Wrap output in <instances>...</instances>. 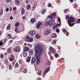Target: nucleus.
<instances>
[{"instance_id": "23", "label": "nucleus", "mask_w": 80, "mask_h": 80, "mask_svg": "<svg viewBox=\"0 0 80 80\" xmlns=\"http://www.w3.org/2000/svg\"><path fill=\"white\" fill-rule=\"evenodd\" d=\"M29 52V53H30V54H33V50L30 49Z\"/></svg>"}, {"instance_id": "16", "label": "nucleus", "mask_w": 80, "mask_h": 80, "mask_svg": "<svg viewBox=\"0 0 80 80\" xmlns=\"http://www.w3.org/2000/svg\"><path fill=\"white\" fill-rule=\"evenodd\" d=\"M52 38H56L57 36L56 33H53L52 35Z\"/></svg>"}, {"instance_id": "63", "label": "nucleus", "mask_w": 80, "mask_h": 80, "mask_svg": "<svg viewBox=\"0 0 80 80\" xmlns=\"http://www.w3.org/2000/svg\"><path fill=\"white\" fill-rule=\"evenodd\" d=\"M26 3H28V0H27L26 1Z\"/></svg>"}, {"instance_id": "37", "label": "nucleus", "mask_w": 80, "mask_h": 80, "mask_svg": "<svg viewBox=\"0 0 80 80\" xmlns=\"http://www.w3.org/2000/svg\"><path fill=\"white\" fill-rule=\"evenodd\" d=\"M15 32H18V28H17V27L16 28H15Z\"/></svg>"}, {"instance_id": "54", "label": "nucleus", "mask_w": 80, "mask_h": 80, "mask_svg": "<svg viewBox=\"0 0 80 80\" xmlns=\"http://www.w3.org/2000/svg\"><path fill=\"white\" fill-rule=\"evenodd\" d=\"M64 12L65 13H66L67 12V9H65L64 10Z\"/></svg>"}, {"instance_id": "39", "label": "nucleus", "mask_w": 80, "mask_h": 80, "mask_svg": "<svg viewBox=\"0 0 80 80\" xmlns=\"http://www.w3.org/2000/svg\"><path fill=\"white\" fill-rule=\"evenodd\" d=\"M11 58L15 59V56H14L13 54H12L11 56Z\"/></svg>"}, {"instance_id": "38", "label": "nucleus", "mask_w": 80, "mask_h": 80, "mask_svg": "<svg viewBox=\"0 0 80 80\" xmlns=\"http://www.w3.org/2000/svg\"><path fill=\"white\" fill-rule=\"evenodd\" d=\"M35 37L37 38H40V36H39V35H38V34L36 35Z\"/></svg>"}, {"instance_id": "21", "label": "nucleus", "mask_w": 80, "mask_h": 80, "mask_svg": "<svg viewBox=\"0 0 80 80\" xmlns=\"http://www.w3.org/2000/svg\"><path fill=\"white\" fill-rule=\"evenodd\" d=\"M51 15L52 16H54V18L56 17V15H57V14H56V13L55 12H54L52 13L51 14Z\"/></svg>"}, {"instance_id": "61", "label": "nucleus", "mask_w": 80, "mask_h": 80, "mask_svg": "<svg viewBox=\"0 0 80 80\" xmlns=\"http://www.w3.org/2000/svg\"><path fill=\"white\" fill-rule=\"evenodd\" d=\"M12 19H13V17H12V16H11L10 17V20H12Z\"/></svg>"}, {"instance_id": "60", "label": "nucleus", "mask_w": 80, "mask_h": 80, "mask_svg": "<svg viewBox=\"0 0 80 80\" xmlns=\"http://www.w3.org/2000/svg\"><path fill=\"white\" fill-rule=\"evenodd\" d=\"M11 35L10 34H8V36L9 38H10V37Z\"/></svg>"}, {"instance_id": "1", "label": "nucleus", "mask_w": 80, "mask_h": 80, "mask_svg": "<svg viewBox=\"0 0 80 80\" xmlns=\"http://www.w3.org/2000/svg\"><path fill=\"white\" fill-rule=\"evenodd\" d=\"M43 51V48L41 47V45H38L35 48V57L37 58L36 64L38 65L40 62V59L41 58L42 52Z\"/></svg>"}, {"instance_id": "27", "label": "nucleus", "mask_w": 80, "mask_h": 80, "mask_svg": "<svg viewBox=\"0 0 80 80\" xmlns=\"http://www.w3.org/2000/svg\"><path fill=\"white\" fill-rule=\"evenodd\" d=\"M19 24L20 23H19V22H17L15 24L16 27H18V26H19Z\"/></svg>"}, {"instance_id": "18", "label": "nucleus", "mask_w": 80, "mask_h": 80, "mask_svg": "<svg viewBox=\"0 0 80 80\" xmlns=\"http://www.w3.org/2000/svg\"><path fill=\"white\" fill-rule=\"evenodd\" d=\"M27 62H29L30 61V59H31V57H27Z\"/></svg>"}, {"instance_id": "20", "label": "nucleus", "mask_w": 80, "mask_h": 80, "mask_svg": "<svg viewBox=\"0 0 80 80\" xmlns=\"http://www.w3.org/2000/svg\"><path fill=\"white\" fill-rule=\"evenodd\" d=\"M35 18H32L31 19L30 22L32 23H33V22H35Z\"/></svg>"}, {"instance_id": "48", "label": "nucleus", "mask_w": 80, "mask_h": 80, "mask_svg": "<svg viewBox=\"0 0 80 80\" xmlns=\"http://www.w3.org/2000/svg\"><path fill=\"white\" fill-rule=\"evenodd\" d=\"M51 5H52V4L50 3H49L48 5V7H51Z\"/></svg>"}, {"instance_id": "24", "label": "nucleus", "mask_w": 80, "mask_h": 80, "mask_svg": "<svg viewBox=\"0 0 80 80\" xmlns=\"http://www.w3.org/2000/svg\"><path fill=\"white\" fill-rule=\"evenodd\" d=\"M57 42L56 40H54L52 41L51 42V43H52L53 45H54V44H55Z\"/></svg>"}, {"instance_id": "31", "label": "nucleus", "mask_w": 80, "mask_h": 80, "mask_svg": "<svg viewBox=\"0 0 80 80\" xmlns=\"http://www.w3.org/2000/svg\"><path fill=\"white\" fill-rule=\"evenodd\" d=\"M9 61L10 62H13V60H14V59H13V58H9Z\"/></svg>"}, {"instance_id": "32", "label": "nucleus", "mask_w": 80, "mask_h": 80, "mask_svg": "<svg viewBox=\"0 0 80 80\" xmlns=\"http://www.w3.org/2000/svg\"><path fill=\"white\" fill-rule=\"evenodd\" d=\"M76 23H80V18L78 19L76 21Z\"/></svg>"}, {"instance_id": "2", "label": "nucleus", "mask_w": 80, "mask_h": 80, "mask_svg": "<svg viewBox=\"0 0 80 80\" xmlns=\"http://www.w3.org/2000/svg\"><path fill=\"white\" fill-rule=\"evenodd\" d=\"M75 19L74 17H70L68 19L67 23L70 27H72V26H73L75 25V23H72L75 22Z\"/></svg>"}, {"instance_id": "11", "label": "nucleus", "mask_w": 80, "mask_h": 80, "mask_svg": "<svg viewBox=\"0 0 80 80\" xmlns=\"http://www.w3.org/2000/svg\"><path fill=\"white\" fill-rule=\"evenodd\" d=\"M36 58H33L31 60V63H34L35 62H36Z\"/></svg>"}, {"instance_id": "17", "label": "nucleus", "mask_w": 80, "mask_h": 80, "mask_svg": "<svg viewBox=\"0 0 80 80\" xmlns=\"http://www.w3.org/2000/svg\"><path fill=\"white\" fill-rule=\"evenodd\" d=\"M25 13V9L24 8H22L21 9V15H24Z\"/></svg>"}, {"instance_id": "42", "label": "nucleus", "mask_w": 80, "mask_h": 80, "mask_svg": "<svg viewBox=\"0 0 80 80\" xmlns=\"http://www.w3.org/2000/svg\"><path fill=\"white\" fill-rule=\"evenodd\" d=\"M40 25H39L38 24L36 25V27L37 28H39V27H40Z\"/></svg>"}, {"instance_id": "8", "label": "nucleus", "mask_w": 80, "mask_h": 80, "mask_svg": "<svg viewBox=\"0 0 80 80\" xmlns=\"http://www.w3.org/2000/svg\"><path fill=\"white\" fill-rule=\"evenodd\" d=\"M29 33L31 34L32 36H33L35 34V32L33 30H32L29 32Z\"/></svg>"}, {"instance_id": "14", "label": "nucleus", "mask_w": 80, "mask_h": 80, "mask_svg": "<svg viewBox=\"0 0 80 80\" xmlns=\"http://www.w3.org/2000/svg\"><path fill=\"white\" fill-rule=\"evenodd\" d=\"M7 52L8 53L10 54L12 53V49L11 48H10L8 49H7Z\"/></svg>"}, {"instance_id": "28", "label": "nucleus", "mask_w": 80, "mask_h": 80, "mask_svg": "<svg viewBox=\"0 0 80 80\" xmlns=\"http://www.w3.org/2000/svg\"><path fill=\"white\" fill-rule=\"evenodd\" d=\"M37 73L38 75H42V70H40Z\"/></svg>"}, {"instance_id": "13", "label": "nucleus", "mask_w": 80, "mask_h": 80, "mask_svg": "<svg viewBox=\"0 0 80 80\" xmlns=\"http://www.w3.org/2000/svg\"><path fill=\"white\" fill-rule=\"evenodd\" d=\"M29 50V47H24L23 52H25L26 51H28Z\"/></svg>"}, {"instance_id": "29", "label": "nucleus", "mask_w": 80, "mask_h": 80, "mask_svg": "<svg viewBox=\"0 0 80 80\" xmlns=\"http://www.w3.org/2000/svg\"><path fill=\"white\" fill-rule=\"evenodd\" d=\"M54 56L56 58H57L59 57V55L57 53H55Z\"/></svg>"}, {"instance_id": "3", "label": "nucleus", "mask_w": 80, "mask_h": 80, "mask_svg": "<svg viewBox=\"0 0 80 80\" xmlns=\"http://www.w3.org/2000/svg\"><path fill=\"white\" fill-rule=\"evenodd\" d=\"M33 39V38H30L28 35L26 36V37L25 38V40L26 42H32Z\"/></svg>"}, {"instance_id": "46", "label": "nucleus", "mask_w": 80, "mask_h": 80, "mask_svg": "<svg viewBox=\"0 0 80 80\" xmlns=\"http://www.w3.org/2000/svg\"><path fill=\"white\" fill-rule=\"evenodd\" d=\"M11 0H6V3H9L10 2H11Z\"/></svg>"}, {"instance_id": "19", "label": "nucleus", "mask_w": 80, "mask_h": 80, "mask_svg": "<svg viewBox=\"0 0 80 80\" xmlns=\"http://www.w3.org/2000/svg\"><path fill=\"white\" fill-rule=\"evenodd\" d=\"M11 26V25H10V24H9L7 27V30H10V29Z\"/></svg>"}, {"instance_id": "59", "label": "nucleus", "mask_w": 80, "mask_h": 80, "mask_svg": "<svg viewBox=\"0 0 80 80\" xmlns=\"http://www.w3.org/2000/svg\"><path fill=\"white\" fill-rule=\"evenodd\" d=\"M12 42H13V40H10V41H9V43H12Z\"/></svg>"}, {"instance_id": "15", "label": "nucleus", "mask_w": 80, "mask_h": 80, "mask_svg": "<svg viewBox=\"0 0 80 80\" xmlns=\"http://www.w3.org/2000/svg\"><path fill=\"white\" fill-rule=\"evenodd\" d=\"M58 27V25H57V23H54L53 27L52 28V29H55V28H57Z\"/></svg>"}, {"instance_id": "26", "label": "nucleus", "mask_w": 80, "mask_h": 80, "mask_svg": "<svg viewBox=\"0 0 80 80\" xmlns=\"http://www.w3.org/2000/svg\"><path fill=\"white\" fill-rule=\"evenodd\" d=\"M31 7V6L30 4H29L27 6V10H29L30 8Z\"/></svg>"}, {"instance_id": "50", "label": "nucleus", "mask_w": 80, "mask_h": 80, "mask_svg": "<svg viewBox=\"0 0 80 80\" xmlns=\"http://www.w3.org/2000/svg\"><path fill=\"white\" fill-rule=\"evenodd\" d=\"M1 67L2 68H5V66L4 65H2Z\"/></svg>"}, {"instance_id": "33", "label": "nucleus", "mask_w": 80, "mask_h": 80, "mask_svg": "<svg viewBox=\"0 0 80 80\" xmlns=\"http://www.w3.org/2000/svg\"><path fill=\"white\" fill-rule=\"evenodd\" d=\"M38 24L40 26V25H42V23L41 22L38 21Z\"/></svg>"}, {"instance_id": "35", "label": "nucleus", "mask_w": 80, "mask_h": 80, "mask_svg": "<svg viewBox=\"0 0 80 80\" xmlns=\"http://www.w3.org/2000/svg\"><path fill=\"white\" fill-rule=\"evenodd\" d=\"M41 12H42V14H43H43H44V13H45V9L42 10L41 11Z\"/></svg>"}, {"instance_id": "55", "label": "nucleus", "mask_w": 80, "mask_h": 80, "mask_svg": "<svg viewBox=\"0 0 80 80\" xmlns=\"http://www.w3.org/2000/svg\"><path fill=\"white\" fill-rule=\"evenodd\" d=\"M17 9V8L15 7H14L13 8V10H16Z\"/></svg>"}, {"instance_id": "53", "label": "nucleus", "mask_w": 80, "mask_h": 80, "mask_svg": "<svg viewBox=\"0 0 80 80\" xmlns=\"http://www.w3.org/2000/svg\"><path fill=\"white\" fill-rule=\"evenodd\" d=\"M56 32L57 33H58V32H59V29H57L56 30Z\"/></svg>"}, {"instance_id": "45", "label": "nucleus", "mask_w": 80, "mask_h": 80, "mask_svg": "<svg viewBox=\"0 0 80 80\" xmlns=\"http://www.w3.org/2000/svg\"><path fill=\"white\" fill-rule=\"evenodd\" d=\"M12 66L11 65H10L9 66V70H10V69H12Z\"/></svg>"}, {"instance_id": "51", "label": "nucleus", "mask_w": 80, "mask_h": 80, "mask_svg": "<svg viewBox=\"0 0 80 80\" xmlns=\"http://www.w3.org/2000/svg\"><path fill=\"white\" fill-rule=\"evenodd\" d=\"M69 18V16H68L67 15L66 16V20H67V18Z\"/></svg>"}, {"instance_id": "30", "label": "nucleus", "mask_w": 80, "mask_h": 80, "mask_svg": "<svg viewBox=\"0 0 80 80\" xmlns=\"http://www.w3.org/2000/svg\"><path fill=\"white\" fill-rule=\"evenodd\" d=\"M27 52H24L23 54V56L24 57H27Z\"/></svg>"}, {"instance_id": "43", "label": "nucleus", "mask_w": 80, "mask_h": 80, "mask_svg": "<svg viewBox=\"0 0 80 80\" xmlns=\"http://www.w3.org/2000/svg\"><path fill=\"white\" fill-rule=\"evenodd\" d=\"M50 59L51 60H53V56H50Z\"/></svg>"}, {"instance_id": "5", "label": "nucleus", "mask_w": 80, "mask_h": 80, "mask_svg": "<svg viewBox=\"0 0 80 80\" xmlns=\"http://www.w3.org/2000/svg\"><path fill=\"white\" fill-rule=\"evenodd\" d=\"M54 22L55 21H54V20L53 19L50 20L49 21V26H52V25H53V24H54Z\"/></svg>"}, {"instance_id": "47", "label": "nucleus", "mask_w": 80, "mask_h": 80, "mask_svg": "<svg viewBox=\"0 0 80 80\" xmlns=\"http://www.w3.org/2000/svg\"><path fill=\"white\" fill-rule=\"evenodd\" d=\"M58 20L59 22V23H61V21L60 20V18H58Z\"/></svg>"}, {"instance_id": "7", "label": "nucleus", "mask_w": 80, "mask_h": 80, "mask_svg": "<svg viewBox=\"0 0 80 80\" xmlns=\"http://www.w3.org/2000/svg\"><path fill=\"white\" fill-rule=\"evenodd\" d=\"M50 69V67H48L46 69L44 73V75H45L46 73H47L49 72Z\"/></svg>"}, {"instance_id": "10", "label": "nucleus", "mask_w": 80, "mask_h": 80, "mask_svg": "<svg viewBox=\"0 0 80 80\" xmlns=\"http://www.w3.org/2000/svg\"><path fill=\"white\" fill-rule=\"evenodd\" d=\"M51 32V31L50 30L48 31H45L44 32V35H48L49 33H50Z\"/></svg>"}, {"instance_id": "9", "label": "nucleus", "mask_w": 80, "mask_h": 80, "mask_svg": "<svg viewBox=\"0 0 80 80\" xmlns=\"http://www.w3.org/2000/svg\"><path fill=\"white\" fill-rule=\"evenodd\" d=\"M4 62L5 64L6 65H8L9 64L8 61V60L7 59H5L4 60Z\"/></svg>"}, {"instance_id": "57", "label": "nucleus", "mask_w": 80, "mask_h": 80, "mask_svg": "<svg viewBox=\"0 0 80 80\" xmlns=\"http://www.w3.org/2000/svg\"><path fill=\"white\" fill-rule=\"evenodd\" d=\"M6 10V12H8L9 11V9L8 8H7Z\"/></svg>"}, {"instance_id": "40", "label": "nucleus", "mask_w": 80, "mask_h": 80, "mask_svg": "<svg viewBox=\"0 0 80 80\" xmlns=\"http://www.w3.org/2000/svg\"><path fill=\"white\" fill-rule=\"evenodd\" d=\"M62 30L64 33H65V32H67V30H66V29L65 28L62 29Z\"/></svg>"}, {"instance_id": "49", "label": "nucleus", "mask_w": 80, "mask_h": 80, "mask_svg": "<svg viewBox=\"0 0 80 80\" xmlns=\"http://www.w3.org/2000/svg\"><path fill=\"white\" fill-rule=\"evenodd\" d=\"M16 62V60H14L12 63V65H15V63Z\"/></svg>"}, {"instance_id": "52", "label": "nucleus", "mask_w": 80, "mask_h": 80, "mask_svg": "<svg viewBox=\"0 0 80 80\" xmlns=\"http://www.w3.org/2000/svg\"><path fill=\"white\" fill-rule=\"evenodd\" d=\"M19 64H22V61H21V60H19Z\"/></svg>"}, {"instance_id": "4", "label": "nucleus", "mask_w": 80, "mask_h": 80, "mask_svg": "<svg viewBox=\"0 0 80 80\" xmlns=\"http://www.w3.org/2000/svg\"><path fill=\"white\" fill-rule=\"evenodd\" d=\"M13 50L15 52H19L20 51V46H16L13 48Z\"/></svg>"}, {"instance_id": "62", "label": "nucleus", "mask_w": 80, "mask_h": 80, "mask_svg": "<svg viewBox=\"0 0 80 80\" xmlns=\"http://www.w3.org/2000/svg\"><path fill=\"white\" fill-rule=\"evenodd\" d=\"M69 1L71 3H73V0H69Z\"/></svg>"}, {"instance_id": "41", "label": "nucleus", "mask_w": 80, "mask_h": 80, "mask_svg": "<svg viewBox=\"0 0 80 80\" xmlns=\"http://www.w3.org/2000/svg\"><path fill=\"white\" fill-rule=\"evenodd\" d=\"M47 17L48 18H50L51 19H52V18H53V17L52 16V15L48 16Z\"/></svg>"}, {"instance_id": "56", "label": "nucleus", "mask_w": 80, "mask_h": 80, "mask_svg": "<svg viewBox=\"0 0 80 80\" xmlns=\"http://www.w3.org/2000/svg\"><path fill=\"white\" fill-rule=\"evenodd\" d=\"M3 45V42H0V45L2 46Z\"/></svg>"}, {"instance_id": "22", "label": "nucleus", "mask_w": 80, "mask_h": 80, "mask_svg": "<svg viewBox=\"0 0 80 80\" xmlns=\"http://www.w3.org/2000/svg\"><path fill=\"white\" fill-rule=\"evenodd\" d=\"M19 67V64H18V62L16 63L15 66V68H18Z\"/></svg>"}, {"instance_id": "58", "label": "nucleus", "mask_w": 80, "mask_h": 80, "mask_svg": "<svg viewBox=\"0 0 80 80\" xmlns=\"http://www.w3.org/2000/svg\"><path fill=\"white\" fill-rule=\"evenodd\" d=\"M10 10L11 12L12 11V8L11 7L10 8Z\"/></svg>"}, {"instance_id": "36", "label": "nucleus", "mask_w": 80, "mask_h": 80, "mask_svg": "<svg viewBox=\"0 0 80 80\" xmlns=\"http://www.w3.org/2000/svg\"><path fill=\"white\" fill-rule=\"evenodd\" d=\"M23 73H26L27 72V69L26 68H25L23 71Z\"/></svg>"}, {"instance_id": "64", "label": "nucleus", "mask_w": 80, "mask_h": 80, "mask_svg": "<svg viewBox=\"0 0 80 80\" xmlns=\"http://www.w3.org/2000/svg\"><path fill=\"white\" fill-rule=\"evenodd\" d=\"M7 54H8L7 52H5L4 54V55H7Z\"/></svg>"}, {"instance_id": "12", "label": "nucleus", "mask_w": 80, "mask_h": 80, "mask_svg": "<svg viewBox=\"0 0 80 80\" xmlns=\"http://www.w3.org/2000/svg\"><path fill=\"white\" fill-rule=\"evenodd\" d=\"M15 3L16 5H20V1H19V0H15Z\"/></svg>"}, {"instance_id": "25", "label": "nucleus", "mask_w": 80, "mask_h": 80, "mask_svg": "<svg viewBox=\"0 0 80 80\" xmlns=\"http://www.w3.org/2000/svg\"><path fill=\"white\" fill-rule=\"evenodd\" d=\"M44 25H46V26H48V25H49V22H48V21L46 22L45 23Z\"/></svg>"}, {"instance_id": "6", "label": "nucleus", "mask_w": 80, "mask_h": 80, "mask_svg": "<svg viewBox=\"0 0 80 80\" xmlns=\"http://www.w3.org/2000/svg\"><path fill=\"white\" fill-rule=\"evenodd\" d=\"M50 51L52 53L53 55H54L55 53V49L51 47L49 48Z\"/></svg>"}, {"instance_id": "34", "label": "nucleus", "mask_w": 80, "mask_h": 80, "mask_svg": "<svg viewBox=\"0 0 80 80\" xmlns=\"http://www.w3.org/2000/svg\"><path fill=\"white\" fill-rule=\"evenodd\" d=\"M3 10H0V16L2 15H3Z\"/></svg>"}, {"instance_id": "44", "label": "nucleus", "mask_w": 80, "mask_h": 80, "mask_svg": "<svg viewBox=\"0 0 80 80\" xmlns=\"http://www.w3.org/2000/svg\"><path fill=\"white\" fill-rule=\"evenodd\" d=\"M3 55L2 54H1L0 56V57L1 58H3Z\"/></svg>"}]
</instances>
